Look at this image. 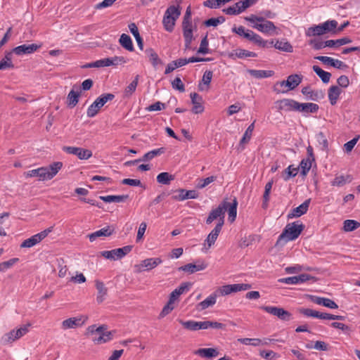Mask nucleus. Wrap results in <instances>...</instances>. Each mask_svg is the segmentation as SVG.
<instances>
[{
	"mask_svg": "<svg viewBox=\"0 0 360 360\" xmlns=\"http://www.w3.org/2000/svg\"><path fill=\"white\" fill-rule=\"evenodd\" d=\"M304 229V225L300 221L288 224L278 236L276 246L284 245L289 241L296 240Z\"/></svg>",
	"mask_w": 360,
	"mask_h": 360,
	"instance_id": "nucleus-1",
	"label": "nucleus"
},
{
	"mask_svg": "<svg viewBox=\"0 0 360 360\" xmlns=\"http://www.w3.org/2000/svg\"><path fill=\"white\" fill-rule=\"evenodd\" d=\"M302 79L303 76L302 75H290L287 77L286 80L277 82L274 86V91L277 94L287 93L298 86L302 82Z\"/></svg>",
	"mask_w": 360,
	"mask_h": 360,
	"instance_id": "nucleus-2",
	"label": "nucleus"
},
{
	"mask_svg": "<svg viewBox=\"0 0 360 360\" xmlns=\"http://www.w3.org/2000/svg\"><path fill=\"white\" fill-rule=\"evenodd\" d=\"M115 95L111 93L102 94L100 95L87 108L86 115L88 117H94L98 112L99 110L108 102L112 101Z\"/></svg>",
	"mask_w": 360,
	"mask_h": 360,
	"instance_id": "nucleus-3",
	"label": "nucleus"
},
{
	"mask_svg": "<svg viewBox=\"0 0 360 360\" xmlns=\"http://www.w3.org/2000/svg\"><path fill=\"white\" fill-rule=\"evenodd\" d=\"M298 311L300 314H302L307 317H313L323 320H338V321H344L345 319V316L340 315H335L325 312H320L314 309H308V308H299Z\"/></svg>",
	"mask_w": 360,
	"mask_h": 360,
	"instance_id": "nucleus-4",
	"label": "nucleus"
},
{
	"mask_svg": "<svg viewBox=\"0 0 360 360\" xmlns=\"http://www.w3.org/2000/svg\"><path fill=\"white\" fill-rule=\"evenodd\" d=\"M225 212L226 207L224 205L219 204L216 208L212 209L207 219H205L206 224H211L214 220H217V224L221 225V226L224 224V218H225Z\"/></svg>",
	"mask_w": 360,
	"mask_h": 360,
	"instance_id": "nucleus-5",
	"label": "nucleus"
},
{
	"mask_svg": "<svg viewBox=\"0 0 360 360\" xmlns=\"http://www.w3.org/2000/svg\"><path fill=\"white\" fill-rule=\"evenodd\" d=\"M132 250L131 245H126L122 248L113 249L112 250H105L101 252V255L107 259L117 260L121 259Z\"/></svg>",
	"mask_w": 360,
	"mask_h": 360,
	"instance_id": "nucleus-6",
	"label": "nucleus"
},
{
	"mask_svg": "<svg viewBox=\"0 0 360 360\" xmlns=\"http://www.w3.org/2000/svg\"><path fill=\"white\" fill-rule=\"evenodd\" d=\"M53 229V226H50L44 231L33 235L30 238L25 239L21 244L20 248H32L37 244L39 243L42 240H44L49 233H51Z\"/></svg>",
	"mask_w": 360,
	"mask_h": 360,
	"instance_id": "nucleus-7",
	"label": "nucleus"
},
{
	"mask_svg": "<svg viewBox=\"0 0 360 360\" xmlns=\"http://www.w3.org/2000/svg\"><path fill=\"white\" fill-rule=\"evenodd\" d=\"M162 263V259L160 257L147 258L141 262L140 264L134 266L135 271L141 273L146 271H150Z\"/></svg>",
	"mask_w": 360,
	"mask_h": 360,
	"instance_id": "nucleus-8",
	"label": "nucleus"
},
{
	"mask_svg": "<svg viewBox=\"0 0 360 360\" xmlns=\"http://www.w3.org/2000/svg\"><path fill=\"white\" fill-rule=\"evenodd\" d=\"M316 281L317 278L315 276L307 274H301L298 276L280 278L278 282L288 285H296L303 283L307 281H311L312 283H314Z\"/></svg>",
	"mask_w": 360,
	"mask_h": 360,
	"instance_id": "nucleus-9",
	"label": "nucleus"
},
{
	"mask_svg": "<svg viewBox=\"0 0 360 360\" xmlns=\"http://www.w3.org/2000/svg\"><path fill=\"white\" fill-rule=\"evenodd\" d=\"M250 288L251 285L248 283H235L222 285L217 291L219 292L221 296H225L233 292L246 290Z\"/></svg>",
	"mask_w": 360,
	"mask_h": 360,
	"instance_id": "nucleus-10",
	"label": "nucleus"
},
{
	"mask_svg": "<svg viewBox=\"0 0 360 360\" xmlns=\"http://www.w3.org/2000/svg\"><path fill=\"white\" fill-rule=\"evenodd\" d=\"M63 150L68 154L76 155L80 160H88L92 156L91 150L79 147L64 146Z\"/></svg>",
	"mask_w": 360,
	"mask_h": 360,
	"instance_id": "nucleus-11",
	"label": "nucleus"
},
{
	"mask_svg": "<svg viewBox=\"0 0 360 360\" xmlns=\"http://www.w3.org/2000/svg\"><path fill=\"white\" fill-rule=\"evenodd\" d=\"M87 319V316L82 315L77 317H71L63 321L61 327L63 330L81 327L86 323Z\"/></svg>",
	"mask_w": 360,
	"mask_h": 360,
	"instance_id": "nucleus-12",
	"label": "nucleus"
},
{
	"mask_svg": "<svg viewBox=\"0 0 360 360\" xmlns=\"http://www.w3.org/2000/svg\"><path fill=\"white\" fill-rule=\"evenodd\" d=\"M251 26L269 36L278 35L281 32V29L276 27L275 24H252Z\"/></svg>",
	"mask_w": 360,
	"mask_h": 360,
	"instance_id": "nucleus-13",
	"label": "nucleus"
},
{
	"mask_svg": "<svg viewBox=\"0 0 360 360\" xmlns=\"http://www.w3.org/2000/svg\"><path fill=\"white\" fill-rule=\"evenodd\" d=\"M165 150H166V149L165 148H163V147H161V148H157V149H153V150H152L150 151H148L146 154H144V155L143 156V158L141 159L134 160H129V161L126 162H125V165L130 166L131 165H134V164L139 162V161H145V162H146V161L151 160L155 157H156L158 155H160L165 153Z\"/></svg>",
	"mask_w": 360,
	"mask_h": 360,
	"instance_id": "nucleus-14",
	"label": "nucleus"
},
{
	"mask_svg": "<svg viewBox=\"0 0 360 360\" xmlns=\"http://www.w3.org/2000/svg\"><path fill=\"white\" fill-rule=\"evenodd\" d=\"M181 14L179 6H169L164 15L162 22H175Z\"/></svg>",
	"mask_w": 360,
	"mask_h": 360,
	"instance_id": "nucleus-15",
	"label": "nucleus"
},
{
	"mask_svg": "<svg viewBox=\"0 0 360 360\" xmlns=\"http://www.w3.org/2000/svg\"><path fill=\"white\" fill-rule=\"evenodd\" d=\"M316 60L322 62L323 64L328 65L333 68L345 70L348 68V65L341 60L334 59L328 56H320L315 58Z\"/></svg>",
	"mask_w": 360,
	"mask_h": 360,
	"instance_id": "nucleus-16",
	"label": "nucleus"
},
{
	"mask_svg": "<svg viewBox=\"0 0 360 360\" xmlns=\"http://www.w3.org/2000/svg\"><path fill=\"white\" fill-rule=\"evenodd\" d=\"M220 204L224 205V207H226V211L228 212L229 221L231 223H233L236 220L237 216V198L234 197L232 202H227L226 200H223Z\"/></svg>",
	"mask_w": 360,
	"mask_h": 360,
	"instance_id": "nucleus-17",
	"label": "nucleus"
},
{
	"mask_svg": "<svg viewBox=\"0 0 360 360\" xmlns=\"http://www.w3.org/2000/svg\"><path fill=\"white\" fill-rule=\"evenodd\" d=\"M302 94L305 96L307 100L318 101L323 98L324 95L322 91L313 90L310 86H306L302 88Z\"/></svg>",
	"mask_w": 360,
	"mask_h": 360,
	"instance_id": "nucleus-18",
	"label": "nucleus"
},
{
	"mask_svg": "<svg viewBox=\"0 0 360 360\" xmlns=\"http://www.w3.org/2000/svg\"><path fill=\"white\" fill-rule=\"evenodd\" d=\"M191 103L193 104L192 112L194 114H200L204 112L203 99L201 96L194 92L190 95Z\"/></svg>",
	"mask_w": 360,
	"mask_h": 360,
	"instance_id": "nucleus-19",
	"label": "nucleus"
},
{
	"mask_svg": "<svg viewBox=\"0 0 360 360\" xmlns=\"http://www.w3.org/2000/svg\"><path fill=\"white\" fill-rule=\"evenodd\" d=\"M311 199L305 200L301 205L298 207L293 208L290 213L288 214V218L291 219L294 217H300L304 214H306L308 211L309 205H310Z\"/></svg>",
	"mask_w": 360,
	"mask_h": 360,
	"instance_id": "nucleus-20",
	"label": "nucleus"
},
{
	"mask_svg": "<svg viewBox=\"0 0 360 360\" xmlns=\"http://www.w3.org/2000/svg\"><path fill=\"white\" fill-rule=\"evenodd\" d=\"M179 193L178 195H173L172 199L176 201H183L187 199H196L198 198V193L195 190H186L179 188L177 190Z\"/></svg>",
	"mask_w": 360,
	"mask_h": 360,
	"instance_id": "nucleus-21",
	"label": "nucleus"
},
{
	"mask_svg": "<svg viewBox=\"0 0 360 360\" xmlns=\"http://www.w3.org/2000/svg\"><path fill=\"white\" fill-rule=\"evenodd\" d=\"M207 266V264H206L204 261L198 262V264H192L189 263L186 265L181 266L179 268V271H185L189 274H193L197 271H202L205 269Z\"/></svg>",
	"mask_w": 360,
	"mask_h": 360,
	"instance_id": "nucleus-22",
	"label": "nucleus"
},
{
	"mask_svg": "<svg viewBox=\"0 0 360 360\" xmlns=\"http://www.w3.org/2000/svg\"><path fill=\"white\" fill-rule=\"evenodd\" d=\"M40 48V45H37L35 44H22L15 47L13 49V52L15 53L18 56H21L23 54H30L35 52L38 49Z\"/></svg>",
	"mask_w": 360,
	"mask_h": 360,
	"instance_id": "nucleus-23",
	"label": "nucleus"
},
{
	"mask_svg": "<svg viewBox=\"0 0 360 360\" xmlns=\"http://www.w3.org/2000/svg\"><path fill=\"white\" fill-rule=\"evenodd\" d=\"M63 163L61 162H54L48 167H43L45 169V179L50 180L53 179L57 173L61 169Z\"/></svg>",
	"mask_w": 360,
	"mask_h": 360,
	"instance_id": "nucleus-24",
	"label": "nucleus"
},
{
	"mask_svg": "<svg viewBox=\"0 0 360 360\" xmlns=\"http://www.w3.org/2000/svg\"><path fill=\"white\" fill-rule=\"evenodd\" d=\"M310 298L311 300L316 304L324 306L332 309L338 308V305L333 300L329 298L318 297L315 295H311Z\"/></svg>",
	"mask_w": 360,
	"mask_h": 360,
	"instance_id": "nucleus-25",
	"label": "nucleus"
},
{
	"mask_svg": "<svg viewBox=\"0 0 360 360\" xmlns=\"http://www.w3.org/2000/svg\"><path fill=\"white\" fill-rule=\"evenodd\" d=\"M228 56L229 58L235 60L236 58L242 59L248 57L255 58L257 56V54L253 51H250L243 49H237L229 53Z\"/></svg>",
	"mask_w": 360,
	"mask_h": 360,
	"instance_id": "nucleus-26",
	"label": "nucleus"
},
{
	"mask_svg": "<svg viewBox=\"0 0 360 360\" xmlns=\"http://www.w3.org/2000/svg\"><path fill=\"white\" fill-rule=\"evenodd\" d=\"M217 292L218 291L212 292L205 300L199 302L196 306V309L198 311H203L215 304L217 298Z\"/></svg>",
	"mask_w": 360,
	"mask_h": 360,
	"instance_id": "nucleus-27",
	"label": "nucleus"
},
{
	"mask_svg": "<svg viewBox=\"0 0 360 360\" xmlns=\"http://www.w3.org/2000/svg\"><path fill=\"white\" fill-rule=\"evenodd\" d=\"M192 284L188 282L181 283L180 285L175 288L169 295V299L172 300V301H176L179 297L182 295L183 293L188 292Z\"/></svg>",
	"mask_w": 360,
	"mask_h": 360,
	"instance_id": "nucleus-28",
	"label": "nucleus"
},
{
	"mask_svg": "<svg viewBox=\"0 0 360 360\" xmlns=\"http://www.w3.org/2000/svg\"><path fill=\"white\" fill-rule=\"evenodd\" d=\"M221 225L216 224L214 228L208 234L207 238L205 240V245H207V248H211L216 242L221 229Z\"/></svg>",
	"mask_w": 360,
	"mask_h": 360,
	"instance_id": "nucleus-29",
	"label": "nucleus"
},
{
	"mask_svg": "<svg viewBox=\"0 0 360 360\" xmlns=\"http://www.w3.org/2000/svg\"><path fill=\"white\" fill-rule=\"evenodd\" d=\"M255 120L248 127L243 137L240 140L238 149L240 150H243L245 149V144L250 141L255 129Z\"/></svg>",
	"mask_w": 360,
	"mask_h": 360,
	"instance_id": "nucleus-30",
	"label": "nucleus"
},
{
	"mask_svg": "<svg viewBox=\"0 0 360 360\" xmlns=\"http://www.w3.org/2000/svg\"><path fill=\"white\" fill-rule=\"evenodd\" d=\"M295 101L292 98H283L276 102L278 111L292 112Z\"/></svg>",
	"mask_w": 360,
	"mask_h": 360,
	"instance_id": "nucleus-31",
	"label": "nucleus"
},
{
	"mask_svg": "<svg viewBox=\"0 0 360 360\" xmlns=\"http://www.w3.org/2000/svg\"><path fill=\"white\" fill-rule=\"evenodd\" d=\"M114 333V331H107V330H103L102 332L98 333V336L94 338L92 341L97 345L106 343L112 340Z\"/></svg>",
	"mask_w": 360,
	"mask_h": 360,
	"instance_id": "nucleus-32",
	"label": "nucleus"
},
{
	"mask_svg": "<svg viewBox=\"0 0 360 360\" xmlns=\"http://www.w3.org/2000/svg\"><path fill=\"white\" fill-rule=\"evenodd\" d=\"M114 229H110V226L102 228L94 233L89 235V240L93 242L98 237L110 236L112 234Z\"/></svg>",
	"mask_w": 360,
	"mask_h": 360,
	"instance_id": "nucleus-33",
	"label": "nucleus"
},
{
	"mask_svg": "<svg viewBox=\"0 0 360 360\" xmlns=\"http://www.w3.org/2000/svg\"><path fill=\"white\" fill-rule=\"evenodd\" d=\"M319 110V105L314 103H303L302 105V115L308 117L309 114L316 113Z\"/></svg>",
	"mask_w": 360,
	"mask_h": 360,
	"instance_id": "nucleus-34",
	"label": "nucleus"
},
{
	"mask_svg": "<svg viewBox=\"0 0 360 360\" xmlns=\"http://www.w3.org/2000/svg\"><path fill=\"white\" fill-rule=\"evenodd\" d=\"M183 34L186 48H189L193 40V24H183Z\"/></svg>",
	"mask_w": 360,
	"mask_h": 360,
	"instance_id": "nucleus-35",
	"label": "nucleus"
},
{
	"mask_svg": "<svg viewBox=\"0 0 360 360\" xmlns=\"http://www.w3.org/2000/svg\"><path fill=\"white\" fill-rule=\"evenodd\" d=\"M341 94V89L338 86H331L328 89V100L330 101V103L332 105H334L336 104L337 101Z\"/></svg>",
	"mask_w": 360,
	"mask_h": 360,
	"instance_id": "nucleus-36",
	"label": "nucleus"
},
{
	"mask_svg": "<svg viewBox=\"0 0 360 360\" xmlns=\"http://www.w3.org/2000/svg\"><path fill=\"white\" fill-rule=\"evenodd\" d=\"M129 198L128 195H105L100 196L99 198L105 202H125Z\"/></svg>",
	"mask_w": 360,
	"mask_h": 360,
	"instance_id": "nucleus-37",
	"label": "nucleus"
},
{
	"mask_svg": "<svg viewBox=\"0 0 360 360\" xmlns=\"http://www.w3.org/2000/svg\"><path fill=\"white\" fill-rule=\"evenodd\" d=\"M248 72L251 76L257 79L268 78L274 75V71L266 70H249Z\"/></svg>",
	"mask_w": 360,
	"mask_h": 360,
	"instance_id": "nucleus-38",
	"label": "nucleus"
},
{
	"mask_svg": "<svg viewBox=\"0 0 360 360\" xmlns=\"http://www.w3.org/2000/svg\"><path fill=\"white\" fill-rule=\"evenodd\" d=\"M96 287L98 290V295L96 297V301L98 303H102L105 300V297L107 295V288L102 281H96Z\"/></svg>",
	"mask_w": 360,
	"mask_h": 360,
	"instance_id": "nucleus-39",
	"label": "nucleus"
},
{
	"mask_svg": "<svg viewBox=\"0 0 360 360\" xmlns=\"http://www.w3.org/2000/svg\"><path fill=\"white\" fill-rule=\"evenodd\" d=\"M273 46L279 50L287 53H292L293 47L288 41H279L276 40L275 43H273Z\"/></svg>",
	"mask_w": 360,
	"mask_h": 360,
	"instance_id": "nucleus-40",
	"label": "nucleus"
},
{
	"mask_svg": "<svg viewBox=\"0 0 360 360\" xmlns=\"http://www.w3.org/2000/svg\"><path fill=\"white\" fill-rule=\"evenodd\" d=\"M146 53L147 54L149 60L151 63L153 68H156L158 65L162 64L161 59L159 58L158 53L155 51L153 49H147L146 50Z\"/></svg>",
	"mask_w": 360,
	"mask_h": 360,
	"instance_id": "nucleus-41",
	"label": "nucleus"
},
{
	"mask_svg": "<svg viewBox=\"0 0 360 360\" xmlns=\"http://www.w3.org/2000/svg\"><path fill=\"white\" fill-rule=\"evenodd\" d=\"M195 354L205 358H213L219 355V352L215 348L210 347L199 349L195 352Z\"/></svg>",
	"mask_w": 360,
	"mask_h": 360,
	"instance_id": "nucleus-42",
	"label": "nucleus"
},
{
	"mask_svg": "<svg viewBox=\"0 0 360 360\" xmlns=\"http://www.w3.org/2000/svg\"><path fill=\"white\" fill-rule=\"evenodd\" d=\"M119 42H120V45L126 50H127L129 51H133L134 50L132 40H131L130 36H129L128 34H122L120 36Z\"/></svg>",
	"mask_w": 360,
	"mask_h": 360,
	"instance_id": "nucleus-43",
	"label": "nucleus"
},
{
	"mask_svg": "<svg viewBox=\"0 0 360 360\" xmlns=\"http://www.w3.org/2000/svg\"><path fill=\"white\" fill-rule=\"evenodd\" d=\"M313 71L320 77L324 84H327L330 81L331 74L321 69L319 65H314L312 67Z\"/></svg>",
	"mask_w": 360,
	"mask_h": 360,
	"instance_id": "nucleus-44",
	"label": "nucleus"
},
{
	"mask_svg": "<svg viewBox=\"0 0 360 360\" xmlns=\"http://www.w3.org/2000/svg\"><path fill=\"white\" fill-rule=\"evenodd\" d=\"M251 41L262 48H270L273 46L274 40L268 41L262 39L259 34H255Z\"/></svg>",
	"mask_w": 360,
	"mask_h": 360,
	"instance_id": "nucleus-45",
	"label": "nucleus"
},
{
	"mask_svg": "<svg viewBox=\"0 0 360 360\" xmlns=\"http://www.w3.org/2000/svg\"><path fill=\"white\" fill-rule=\"evenodd\" d=\"M79 92L75 91L74 89L70 90L67 98V105L70 108L76 106L79 102Z\"/></svg>",
	"mask_w": 360,
	"mask_h": 360,
	"instance_id": "nucleus-46",
	"label": "nucleus"
},
{
	"mask_svg": "<svg viewBox=\"0 0 360 360\" xmlns=\"http://www.w3.org/2000/svg\"><path fill=\"white\" fill-rule=\"evenodd\" d=\"M139 75H136L134 80L125 88L123 97L129 98L135 92L139 83Z\"/></svg>",
	"mask_w": 360,
	"mask_h": 360,
	"instance_id": "nucleus-47",
	"label": "nucleus"
},
{
	"mask_svg": "<svg viewBox=\"0 0 360 360\" xmlns=\"http://www.w3.org/2000/svg\"><path fill=\"white\" fill-rule=\"evenodd\" d=\"M129 29L131 33L134 35L137 45L141 50L143 49V41L141 37L136 24H129Z\"/></svg>",
	"mask_w": 360,
	"mask_h": 360,
	"instance_id": "nucleus-48",
	"label": "nucleus"
},
{
	"mask_svg": "<svg viewBox=\"0 0 360 360\" xmlns=\"http://www.w3.org/2000/svg\"><path fill=\"white\" fill-rule=\"evenodd\" d=\"M352 41L349 37H342L341 39H335V40H334V39L327 40L326 45H327V47H338V46H342L345 44H349Z\"/></svg>",
	"mask_w": 360,
	"mask_h": 360,
	"instance_id": "nucleus-49",
	"label": "nucleus"
},
{
	"mask_svg": "<svg viewBox=\"0 0 360 360\" xmlns=\"http://www.w3.org/2000/svg\"><path fill=\"white\" fill-rule=\"evenodd\" d=\"M14 65L12 63V52H7L0 61V70L7 68H13Z\"/></svg>",
	"mask_w": 360,
	"mask_h": 360,
	"instance_id": "nucleus-50",
	"label": "nucleus"
},
{
	"mask_svg": "<svg viewBox=\"0 0 360 360\" xmlns=\"http://www.w3.org/2000/svg\"><path fill=\"white\" fill-rule=\"evenodd\" d=\"M156 179L159 184L169 185L170 182L174 179V176L168 172H164L160 173L157 176Z\"/></svg>",
	"mask_w": 360,
	"mask_h": 360,
	"instance_id": "nucleus-51",
	"label": "nucleus"
},
{
	"mask_svg": "<svg viewBox=\"0 0 360 360\" xmlns=\"http://www.w3.org/2000/svg\"><path fill=\"white\" fill-rule=\"evenodd\" d=\"M260 309L266 313L274 315L279 319L281 316L283 308L276 306H262Z\"/></svg>",
	"mask_w": 360,
	"mask_h": 360,
	"instance_id": "nucleus-52",
	"label": "nucleus"
},
{
	"mask_svg": "<svg viewBox=\"0 0 360 360\" xmlns=\"http://www.w3.org/2000/svg\"><path fill=\"white\" fill-rule=\"evenodd\" d=\"M330 326L332 328L341 330L343 332V333L348 337H350L353 332V330L351 326L345 325L340 322H332Z\"/></svg>",
	"mask_w": 360,
	"mask_h": 360,
	"instance_id": "nucleus-53",
	"label": "nucleus"
},
{
	"mask_svg": "<svg viewBox=\"0 0 360 360\" xmlns=\"http://www.w3.org/2000/svg\"><path fill=\"white\" fill-rule=\"evenodd\" d=\"M360 226V223L354 219H347L343 222V230L345 232H351L357 229Z\"/></svg>",
	"mask_w": 360,
	"mask_h": 360,
	"instance_id": "nucleus-54",
	"label": "nucleus"
},
{
	"mask_svg": "<svg viewBox=\"0 0 360 360\" xmlns=\"http://www.w3.org/2000/svg\"><path fill=\"white\" fill-rule=\"evenodd\" d=\"M299 167H294L292 165H289L284 171L283 178L284 181H288L290 179L297 176Z\"/></svg>",
	"mask_w": 360,
	"mask_h": 360,
	"instance_id": "nucleus-55",
	"label": "nucleus"
},
{
	"mask_svg": "<svg viewBox=\"0 0 360 360\" xmlns=\"http://www.w3.org/2000/svg\"><path fill=\"white\" fill-rule=\"evenodd\" d=\"M300 174L302 176H306L311 167V161L310 158L302 159L300 163Z\"/></svg>",
	"mask_w": 360,
	"mask_h": 360,
	"instance_id": "nucleus-56",
	"label": "nucleus"
},
{
	"mask_svg": "<svg viewBox=\"0 0 360 360\" xmlns=\"http://www.w3.org/2000/svg\"><path fill=\"white\" fill-rule=\"evenodd\" d=\"M179 322L181 326H183L184 328L188 330L195 331L199 330L198 321H195L193 320L183 321L181 319H179Z\"/></svg>",
	"mask_w": 360,
	"mask_h": 360,
	"instance_id": "nucleus-57",
	"label": "nucleus"
},
{
	"mask_svg": "<svg viewBox=\"0 0 360 360\" xmlns=\"http://www.w3.org/2000/svg\"><path fill=\"white\" fill-rule=\"evenodd\" d=\"M316 138L319 146H321V150L323 151H327L328 150V141L324 133L322 131L319 132L316 134Z\"/></svg>",
	"mask_w": 360,
	"mask_h": 360,
	"instance_id": "nucleus-58",
	"label": "nucleus"
},
{
	"mask_svg": "<svg viewBox=\"0 0 360 360\" xmlns=\"http://www.w3.org/2000/svg\"><path fill=\"white\" fill-rule=\"evenodd\" d=\"M108 326L105 324L101 325L98 327H97L96 324L91 325L86 328V335H97L98 333L102 332L103 330H106Z\"/></svg>",
	"mask_w": 360,
	"mask_h": 360,
	"instance_id": "nucleus-59",
	"label": "nucleus"
},
{
	"mask_svg": "<svg viewBox=\"0 0 360 360\" xmlns=\"http://www.w3.org/2000/svg\"><path fill=\"white\" fill-rule=\"evenodd\" d=\"M44 172L45 169L43 167H41L37 169L30 170L27 172V176L30 177L38 176L39 180L44 181L46 180Z\"/></svg>",
	"mask_w": 360,
	"mask_h": 360,
	"instance_id": "nucleus-60",
	"label": "nucleus"
},
{
	"mask_svg": "<svg viewBox=\"0 0 360 360\" xmlns=\"http://www.w3.org/2000/svg\"><path fill=\"white\" fill-rule=\"evenodd\" d=\"M238 342L245 345L259 346L262 344V340L259 338H239Z\"/></svg>",
	"mask_w": 360,
	"mask_h": 360,
	"instance_id": "nucleus-61",
	"label": "nucleus"
},
{
	"mask_svg": "<svg viewBox=\"0 0 360 360\" xmlns=\"http://www.w3.org/2000/svg\"><path fill=\"white\" fill-rule=\"evenodd\" d=\"M174 301H172V300L169 298L168 302L164 306L159 314V319L164 318L174 309Z\"/></svg>",
	"mask_w": 360,
	"mask_h": 360,
	"instance_id": "nucleus-62",
	"label": "nucleus"
},
{
	"mask_svg": "<svg viewBox=\"0 0 360 360\" xmlns=\"http://www.w3.org/2000/svg\"><path fill=\"white\" fill-rule=\"evenodd\" d=\"M217 179V176H210L205 179H200L196 185V188L198 189H202L206 187L210 184L214 182Z\"/></svg>",
	"mask_w": 360,
	"mask_h": 360,
	"instance_id": "nucleus-63",
	"label": "nucleus"
},
{
	"mask_svg": "<svg viewBox=\"0 0 360 360\" xmlns=\"http://www.w3.org/2000/svg\"><path fill=\"white\" fill-rule=\"evenodd\" d=\"M19 261L17 257L11 258L8 261L0 263V272H4L8 269H11L15 263Z\"/></svg>",
	"mask_w": 360,
	"mask_h": 360,
	"instance_id": "nucleus-64",
	"label": "nucleus"
}]
</instances>
